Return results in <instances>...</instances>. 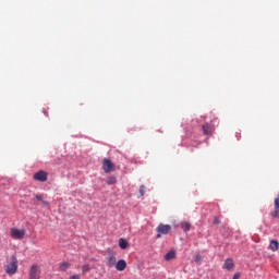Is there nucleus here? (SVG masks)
Returning a JSON list of instances; mask_svg holds the SVG:
<instances>
[{
  "label": "nucleus",
  "instance_id": "1",
  "mask_svg": "<svg viewBox=\"0 0 279 279\" xmlns=\"http://www.w3.org/2000/svg\"><path fill=\"white\" fill-rule=\"evenodd\" d=\"M4 271L8 274V276H14V274L19 271V259L16 256L12 255L8 259L7 265H4Z\"/></svg>",
  "mask_w": 279,
  "mask_h": 279
},
{
  "label": "nucleus",
  "instance_id": "2",
  "mask_svg": "<svg viewBox=\"0 0 279 279\" xmlns=\"http://www.w3.org/2000/svg\"><path fill=\"white\" fill-rule=\"evenodd\" d=\"M26 234H27V230L25 229H19L16 227H13L10 229V236L15 241H23Z\"/></svg>",
  "mask_w": 279,
  "mask_h": 279
},
{
  "label": "nucleus",
  "instance_id": "3",
  "mask_svg": "<svg viewBox=\"0 0 279 279\" xmlns=\"http://www.w3.org/2000/svg\"><path fill=\"white\" fill-rule=\"evenodd\" d=\"M43 270L38 264H33L28 270V279H40Z\"/></svg>",
  "mask_w": 279,
  "mask_h": 279
},
{
  "label": "nucleus",
  "instance_id": "4",
  "mask_svg": "<svg viewBox=\"0 0 279 279\" xmlns=\"http://www.w3.org/2000/svg\"><path fill=\"white\" fill-rule=\"evenodd\" d=\"M102 170L105 173H112L116 171V166L112 163V160L108 158L102 159Z\"/></svg>",
  "mask_w": 279,
  "mask_h": 279
},
{
  "label": "nucleus",
  "instance_id": "5",
  "mask_svg": "<svg viewBox=\"0 0 279 279\" xmlns=\"http://www.w3.org/2000/svg\"><path fill=\"white\" fill-rule=\"evenodd\" d=\"M156 230H157L156 239H160V236H162V234H169V232H171V225L160 223Z\"/></svg>",
  "mask_w": 279,
  "mask_h": 279
},
{
  "label": "nucleus",
  "instance_id": "6",
  "mask_svg": "<svg viewBox=\"0 0 279 279\" xmlns=\"http://www.w3.org/2000/svg\"><path fill=\"white\" fill-rule=\"evenodd\" d=\"M48 175L49 173H47V171L39 170L34 174L33 180H35L36 182H47Z\"/></svg>",
  "mask_w": 279,
  "mask_h": 279
},
{
  "label": "nucleus",
  "instance_id": "7",
  "mask_svg": "<svg viewBox=\"0 0 279 279\" xmlns=\"http://www.w3.org/2000/svg\"><path fill=\"white\" fill-rule=\"evenodd\" d=\"M128 263L124 259H119L116 264L117 271H125Z\"/></svg>",
  "mask_w": 279,
  "mask_h": 279
},
{
  "label": "nucleus",
  "instance_id": "8",
  "mask_svg": "<svg viewBox=\"0 0 279 279\" xmlns=\"http://www.w3.org/2000/svg\"><path fill=\"white\" fill-rule=\"evenodd\" d=\"M223 269H227V271H232V269H234V262L232 258H227L225 260Z\"/></svg>",
  "mask_w": 279,
  "mask_h": 279
},
{
  "label": "nucleus",
  "instance_id": "9",
  "mask_svg": "<svg viewBox=\"0 0 279 279\" xmlns=\"http://www.w3.org/2000/svg\"><path fill=\"white\" fill-rule=\"evenodd\" d=\"M213 124L211 123H205L203 125V132L206 136H210V134H213Z\"/></svg>",
  "mask_w": 279,
  "mask_h": 279
},
{
  "label": "nucleus",
  "instance_id": "10",
  "mask_svg": "<svg viewBox=\"0 0 279 279\" xmlns=\"http://www.w3.org/2000/svg\"><path fill=\"white\" fill-rule=\"evenodd\" d=\"M35 198L37 199V202H40L43 204V206H47V204H49L47 202V195L46 194H36Z\"/></svg>",
  "mask_w": 279,
  "mask_h": 279
},
{
  "label": "nucleus",
  "instance_id": "11",
  "mask_svg": "<svg viewBox=\"0 0 279 279\" xmlns=\"http://www.w3.org/2000/svg\"><path fill=\"white\" fill-rule=\"evenodd\" d=\"M71 267L69 262H63L59 264V271H66Z\"/></svg>",
  "mask_w": 279,
  "mask_h": 279
},
{
  "label": "nucleus",
  "instance_id": "12",
  "mask_svg": "<svg viewBox=\"0 0 279 279\" xmlns=\"http://www.w3.org/2000/svg\"><path fill=\"white\" fill-rule=\"evenodd\" d=\"M269 247L272 252H278L279 243L277 240H271Z\"/></svg>",
  "mask_w": 279,
  "mask_h": 279
},
{
  "label": "nucleus",
  "instance_id": "13",
  "mask_svg": "<svg viewBox=\"0 0 279 279\" xmlns=\"http://www.w3.org/2000/svg\"><path fill=\"white\" fill-rule=\"evenodd\" d=\"M117 265V257L114 255H110L108 257V267H114Z\"/></svg>",
  "mask_w": 279,
  "mask_h": 279
},
{
  "label": "nucleus",
  "instance_id": "14",
  "mask_svg": "<svg viewBox=\"0 0 279 279\" xmlns=\"http://www.w3.org/2000/svg\"><path fill=\"white\" fill-rule=\"evenodd\" d=\"M128 245H129V243H128V241L125 239L121 238L119 240V247L121 250H128Z\"/></svg>",
  "mask_w": 279,
  "mask_h": 279
},
{
  "label": "nucleus",
  "instance_id": "15",
  "mask_svg": "<svg viewBox=\"0 0 279 279\" xmlns=\"http://www.w3.org/2000/svg\"><path fill=\"white\" fill-rule=\"evenodd\" d=\"M175 258V251H170L165 255V260H173Z\"/></svg>",
  "mask_w": 279,
  "mask_h": 279
},
{
  "label": "nucleus",
  "instance_id": "16",
  "mask_svg": "<svg viewBox=\"0 0 279 279\" xmlns=\"http://www.w3.org/2000/svg\"><path fill=\"white\" fill-rule=\"evenodd\" d=\"M181 228L183 231L189 232V230H191V223L187 221H183L181 222Z\"/></svg>",
  "mask_w": 279,
  "mask_h": 279
},
{
  "label": "nucleus",
  "instance_id": "17",
  "mask_svg": "<svg viewBox=\"0 0 279 279\" xmlns=\"http://www.w3.org/2000/svg\"><path fill=\"white\" fill-rule=\"evenodd\" d=\"M106 182L109 186L112 184H117V177H109Z\"/></svg>",
  "mask_w": 279,
  "mask_h": 279
},
{
  "label": "nucleus",
  "instance_id": "18",
  "mask_svg": "<svg viewBox=\"0 0 279 279\" xmlns=\"http://www.w3.org/2000/svg\"><path fill=\"white\" fill-rule=\"evenodd\" d=\"M194 260H195V263H196L197 265H202V255H196V256L194 257Z\"/></svg>",
  "mask_w": 279,
  "mask_h": 279
},
{
  "label": "nucleus",
  "instance_id": "19",
  "mask_svg": "<svg viewBox=\"0 0 279 279\" xmlns=\"http://www.w3.org/2000/svg\"><path fill=\"white\" fill-rule=\"evenodd\" d=\"M82 271H83V274H86V271H90V266L89 265H83L82 266Z\"/></svg>",
  "mask_w": 279,
  "mask_h": 279
},
{
  "label": "nucleus",
  "instance_id": "20",
  "mask_svg": "<svg viewBox=\"0 0 279 279\" xmlns=\"http://www.w3.org/2000/svg\"><path fill=\"white\" fill-rule=\"evenodd\" d=\"M271 217H274V219H278V217H279V210H274V211H271Z\"/></svg>",
  "mask_w": 279,
  "mask_h": 279
},
{
  "label": "nucleus",
  "instance_id": "21",
  "mask_svg": "<svg viewBox=\"0 0 279 279\" xmlns=\"http://www.w3.org/2000/svg\"><path fill=\"white\" fill-rule=\"evenodd\" d=\"M220 223H221V220L219 219V217H215L214 218V225L219 226Z\"/></svg>",
  "mask_w": 279,
  "mask_h": 279
},
{
  "label": "nucleus",
  "instance_id": "22",
  "mask_svg": "<svg viewBox=\"0 0 279 279\" xmlns=\"http://www.w3.org/2000/svg\"><path fill=\"white\" fill-rule=\"evenodd\" d=\"M140 194H141L142 197H143V195H145V186L144 185H141Z\"/></svg>",
  "mask_w": 279,
  "mask_h": 279
},
{
  "label": "nucleus",
  "instance_id": "23",
  "mask_svg": "<svg viewBox=\"0 0 279 279\" xmlns=\"http://www.w3.org/2000/svg\"><path fill=\"white\" fill-rule=\"evenodd\" d=\"M241 278V272H235L232 279H240Z\"/></svg>",
  "mask_w": 279,
  "mask_h": 279
},
{
  "label": "nucleus",
  "instance_id": "24",
  "mask_svg": "<svg viewBox=\"0 0 279 279\" xmlns=\"http://www.w3.org/2000/svg\"><path fill=\"white\" fill-rule=\"evenodd\" d=\"M275 206L276 208H279V196L275 199Z\"/></svg>",
  "mask_w": 279,
  "mask_h": 279
},
{
  "label": "nucleus",
  "instance_id": "25",
  "mask_svg": "<svg viewBox=\"0 0 279 279\" xmlns=\"http://www.w3.org/2000/svg\"><path fill=\"white\" fill-rule=\"evenodd\" d=\"M80 278H81L80 275H73L69 279H80Z\"/></svg>",
  "mask_w": 279,
  "mask_h": 279
}]
</instances>
